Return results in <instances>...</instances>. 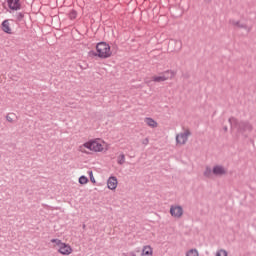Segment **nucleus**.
<instances>
[{"instance_id":"obj_23","label":"nucleus","mask_w":256,"mask_h":256,"mask_svg":"<svg viewBox=\"0 0 256 256\" xmlns=\"http://www.w3.org/2000/svg\"><path fill=\"white\" fill-rule=\"evenodd\" d=\"M216 256H227V252L225 250H219L216 253Z\"/></svg>"},{"instance_id":"obj_19","label":"nucleus","mask_w":256,"mask_h":256,"mask_svg":"<svg viewBox=\"0 0 256 256\" xmlns=\"http://www.w3.org/2000/svg\"><path fill=\"white\" fill-rule=\"evenodd\" d=\"M79 183L80 185H87V183H89V178L86 176H80Z\"/></svg>"},{"instance_id":"obj_13","label":"nucleus","mask_w":256,"mask_h":256,"mask_svg":"<svg viewBox=\"0 0 256 256\" xmlns=\"http://www.w3.org/2000/svg\"><path fill=\"white\" fill-rule=\"evenodd\" d=\"M144 123H146V125H148V127H151L152 129H156V127H158L159 125L157 121H155V119L151 117H146L144 119Z\"/></svg>"},{"instance_id":"obj_27","label":"nucleus","mask_w":256,"mask_h":256,"mask_svg":"<svg viewBox=\"0 0 256 256\" xmlns=\"http://www.w3.org/2000/svg\"><path fill=\"white\" fill-rule=\"evenodd\" d=\"M142 143L143 145H149V138H145Z\"/></svg>"},{"instance_id":"obj_5","label":"nucleus","mask_w":256,"mask_h":256,"mask_svg":"<svg viewBox=\"0 0 256 256\" xmlns=\"http://www.w3.org/2000/svg\"><path fill=\"white\" fill-rule=\"evenodd\" d=\"M191 130L185 129L183 132L176 135V143L177 145H185L187 141H189V137H191Z\"/></svg>"},{"instance_id":"obj_22","label":"nucleus","mask_w":256,"mask_h":256,"mask_svg":"<svg viewBox=\"0 0 256 256\" xmlns=\"http://www.w3.org/2000/svg\"><path fill=\"white\" fill-rule=\"evenodd\" d=\"M51 243H55L59 247L63 242L56 238V239H52Z\"/></svg>"},{"instance_id":"obj_21","label":"nucleus","mask_w":256,"mask_h":256,"mask_svg":"<svg viewBox=\"0 0 256 256\" xmlns=\"http://www.w3.org/2000/svg\"><path fill=\"white\" fill-rule=\"evenodd\" d=\"M23 17H25V14H23V12H19L16 14L17 21H23Z\"/></svg>"},{"instance_id":"obj_24","label":"nucleus","mask_w":256,"mask_h":256,"mask_svg":"<svg viewBox=\"0 0 256 256\" xmlns=\"http://www.w3.org/2000/svg\"><path fill=\"white\" fill-rule=\"evenodd\" d=\"M88 175H89V177H90L91 183H95V177H93V171H89V172H88Z\"/></svg>"},{"instance_id":"obj_9","label":"nucleus","mask_w":256,"mask_h":256,"mask_svg":"<svg viewBox=\"0 0 256 256\" xmlns=\"http://www.w3.org/2000/svg\"><path fill=\"white\" fill-rule=\"evenodd\" d=\"M7 5L11 11L21 10V1L20 0H7Z\"/></svg>"},{"instance_id":"obj_1","label":"nucleus","mask_w":256,"mask_h":256,"mask_svg":"<svg viewBox=\"0 0 256 256\" xmlns=\"http://www.w3.org/2000/svg\"><path fill=\"white\" fill-rule=\"evenodd\" d=\"M96 51H89L88 55L90 57H99L100 59H109L113 53L111 52V46L106 42H99L96 45Z\"/></svg>"},{"instance_id":"obj_15","label":"nucleus","mask_w":256,"mask_h":256,"mask_svg":"<svg viewBox=\"0 0 256 256\" xmlns=\"http://www.w3.org/2000/svg\"><path fill=\"white\" fill-rule=\"evenodd\" d=\"M212 176H213V169H211V167L209 166H206L204 170V177H206V179H211Z\"/></svg>"},{"instance_id":"obj_8","label":"nucleus","mask_w":256,"mask_h":256,"mask_svg":"<svg viewBox=\"0 0 256 256\" xmlns=\"http://www.w3.org/2000/svg\"><path fill=\"white\" fill-rule=\"evenodd\" d=\"M61 255H71L73 253V248L69 244L61 243L58 249Z\"/></svg>"},{"instance_id":"obj_28","label":"nucleus","mask_w":256,"mask_h":256,"mask_svg":"<svg viewBox=\"0 0 256 256\" xmlns=\"http://www.w3.org/2000/svg\"><path fill=\"white\" fill-rule=\"evenodd\" d=\"M224 131H227V127H224Z\"/></svg>"},{"instance_id":"obj_26","label":"nucleus","mask_w":256,"mask_h":256,"mask_svg":"<svg viewBox=\"0 0 256 256\" xmlns=\"http://www.w3.org/2000/svg\"><path fill=\"white\" fill-rule=\"evenodd\" d=\"M152 83H153V80H145V84L148 85V87H151Z\"/></svg>"},{"instance_id":"obj_18","label":"nucleus","mask_w":256,"mask_h":256,"mask_svg":"<svg viewBox=\"0 0 256 256\" xmlns=\"http://www.w3.org/2000/svg\"><path fill=\"white\" fill-rule=\"evenodd\" d=\"M118 165H124L125 164V154H120L118 156V160H117Z\"/></svg>"},{"instance_id":"obj_11","label":"nucleus","mask_w":256,"mask_h":256,"mask_svg":"<svg viewBox=\"0 0 256 256\" xmlns=\"http://www.w3.org/2000/svg\"><path fill=\"white\" fill-rule=\"evenodd\" d=\"M230 25H233L234 27H239V29H245L247 33L251 32V27H248L246 24H241L240 21L230 20Z\"/></svg>"},{"instance_id":"obj_3","label":"nucleus","mask_w":256,"mask_h":256,"mask_svg":"<svg viewBox=\"0 0 256 256\" xmlns=\"http://www.w3.org/2000/svg\"><path fill=\"white\" fill-rule=\"evenodd\" d=\"M177 73L173 70H166L163 73H161L160 76H154L152 77V81L154 83H163L164 81H169V79H173Z\"/></svg>"},{"instance_id":"obj_10","label":"nucleus","mask_w":256,"mask_h":256,"mask_svg":"<svg viewBox=\"0 0 256 256\" xmlns=\"http://www.w3.org/2000/svg\"><path fill=\"white\" fill-rule=\"evenodd\" d=\"M117 177L115 176H111L108 178L107 180V187L108 189H110L111 191H115V189H117Z\"/></svg>"},{"instance_id":"obj_4","label":"nucleus","mask_w":256,"mask_h":256,"mask_svg":"<svg viewBox=\"0 0 256 256\" xmlns=\"http://www.w3.org/2000/svg\"><path fill=\"white\" fill-rule=\"evenodd\" d=\"M85 149H89V151H94L95 153H101L103 151V144L99 143L96 140H90L82 145Z\"/></svg>"},{"instance_id":"obj_17","label":"nucleus","mask_w":256,"mask_h":256,"mask_svg":"<svg viewBox=\"0 0 256 256\" xmlns=\"http://www.w3.org/2000/svg\"><path fill=\"white\" fill-rule=\"evenodd\" d=\"M186 256H199V251L195 248L190 249L188 252H186Z\"/></svg>"},{"instance_id":"obj_2","label":"nucleus","mask_w":256,"mask_h":256,"mask_svg":"<svg viewBox=\"0 0 256 256\" xmlns=\"http://www.w3.org/2000/svg\"><path fill=\"white\" fill-rule=\"evenodd\" d=\"M229 123L232 128L237 129L238 133H251L253 131V125L249 121H237V118H229Z\"/></svg>"},{"instance_id":"obj_25","label":"nucleus","mask_w":256,"mask_h":256,"mask_svg":"<svg viewBox=\"0 0 256 256\" xmlns=\"http://www.w3.org/2000/svg\"><path fill=\"white\" fill-rule=\"evenodd\" d=\"M6 121H8V123H13V118H11V116L7 115Z\"/></svg>"},{"instance_id":"obj_12","label":"nucleus","mask_w":256,"mask_h":256,"mask_svg":"<svg viewBox=\"0 0 256 256\" xmlns=\"http://www.w3.org/2000/svg\"><path fill=\"white\" fill-rule=\"evenodd\" d=\"M2 31L8 35H12L13 32L11 30V24H9V20H4L2 22Z\"/></svg>"},{"instance_id":"obj_20","label":"nucleus","mask_w":256,"mask_h":256,"mask_svg":"<svg viewBox=\"0 0 256 256\" xmlns=\"http://www.w3.org/2000/svg\"><path fill=\"white\" fill-rule=\"evenodd\" d=\"M69 19L73 20V19H77V11L75 10H71L68 14Z\"/></svg>"},{"instance_id":"obj_6","label":"nucleus","mask_w":256,"mask_h":256,"mask_svg":"<svg viewBox=\"0 0 256 256\" xmlns=\"http://www.w3.org/2000/svg\"><path fill=\"white\" fill-rule=\"evenodd\" d=\"M183 206L181 205H171L170 207V215L174 217V219H181L183 217Z\"/></svg>"},{"instance_id":"obj_7","label":"nucleus","mask_w":256,"mask_h":256,"mask_svg":"<svg viewBox=\"0 0 256 256\" xmlns=\"http://www.w3.org/2000/svg\"><path fill=\"white\" fill-rule=\"evenodd\" d=\"M213 175H216V177H221L223 175H227V168H224L223 165H215L212 168Z\"/></svg>"},{"instance_id":"obj_29","label":"nucleus","mask_w":256,"mask_h":256,"mask_svg":"<svg viewBox=\"0 0 256 256\" xmlns=\"http://www.w3.org/2000/svg\"><path fill=\"white\" fill-rule=\"evenodd\" d=\"M83 229H85V224H83Z\"/></svg>"},{"instance_id":"obj_16","label":"nucleus","mask_w":256,"mask_h":256,"mask_svg":"<svg viewBox=\"0 0 256 256\" xmlns=\"http://www.w3.org/2000/svg\"><path fill=\"white\" fill-rule=\"evenodd\" d=\"M171 43L175 44L176 51H181V48L183 47V42H181V40H171Z\"/></svg>"},{"instance_id":"obj_14","label":"nucleus","mask_w":256,"mask_h":256,"mask_svg":"<svg viewBox=\"0 0 256 256\" xmlns=\"http://www.w3.org/2000/svg\"><path fill=\"white\" fill-rule=\"evenodd\" d=\"M142 256H153V248L150 245H146L142 249Z\"/></svg>"}]
</instances>
